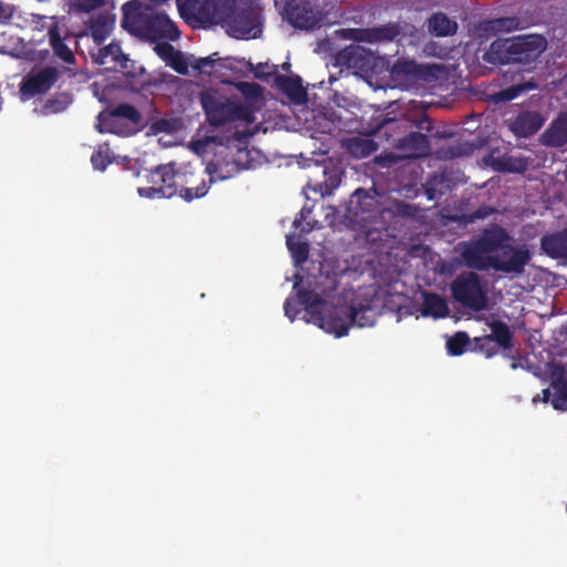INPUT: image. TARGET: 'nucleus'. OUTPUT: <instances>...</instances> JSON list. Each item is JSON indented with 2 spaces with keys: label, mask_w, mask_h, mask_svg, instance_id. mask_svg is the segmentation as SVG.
<instances>
[{
  "label": "nucleus",
  "mask_w": 567,
  "mask_h": 567,
  "mask_svg": "<svg viewBox=\"0 0 567 567\" xmlns=\"http://www.w3.org/2000/svg\"><path fill=\"white\" fill-rule=\"evenodd\" d=\"M70 103V100L64 96L61 101L52 102L47 105L48 112L56 113L66 107V105Z\"/></svg>",
  "instance_id": "32"
},
{
  "label": "nucleus",
  "mask_w": 567,
  "mask_h": 567,
  "mask_svg": "<svg viewBox=\"0 0 567 567\" xmlns=\"http://www.w3.org/2000/svg\"><path fill=\"white\" fill-rule=\"evenodd\" d=\"M93 58L96 63L105 65L107 70L115 69L117 65L122 66L124 60L120 47L114 43L99 49V51L93 54Z\"/></svg>",
  "instance_id": "18"
},
{
  "label": "nucleus",
  "mask_w": 567,
  "mask_h": 567,
  "mask_svg": "<svg viewBox=\"0 0 567 567\" xmlns=\"http://www.w3.org/2000/svg\"><path fill=\"white\" fill-rule=\"evenodd\" d=\"M447 312V305L444 299L435 295H427L424 297L423 316L443 318Z\"/></svg>",
  "instance_id": "21"
},
{
  "label": "nucleus",
  "mask_w": 567,
  "mask_h": 567,
  "mask_svg": "<svg viewBox=\"0 0 567 567\" xmlns=\"http://www.w3.org/2000/svg\"><path fill=\"white\" fill-rule=\"evenodd\" d=\"M468 337L464 332H457L454 337L450 338L446 342L447 350L453 355H458L463 352Z\"/></svg>",
  "instance_id": "26"
},
{
  "label": "nucleus",
  "mask_w": 567,
  "mask_h": 567,
  "mask_svg": "<svg viewBox=\"0 0 567 567\" xmlns=\"http://www.w3.org/2000/svg\"><path fill=\"white\" fill-rule=\"evenodd\" d=\"M92 164L95 169L104 171L106 164L110 162L109 151L100 150L92 155Z\"/></svg>",
  "instance_id": "30"
},
{
  "label": "nucleus",
  "mask_w": 567,
  "mask_h": 567,
  "mask_svg": "<svg viewBox=\"0 0 567 567\" xmlns=\"http://www.w3.org/2000/svg\"><path fill=\"white\" fill-rule=\"evenodd\" d=\"M533 85L529 83L525 84V85H516V86L509 87L507 90H504V91L495 94L494 99L496 102L511 101V100L517 97L522 91L528 90Z\"/></svg>",
  "instance_id": "28"
},
{
  "label": "nucleus",
  "mask_w": 567,
  "mask_h": 567,
  "mask_svg": "<svg viewBox=\"0 0 567 567\" xmlns=\"http://www.w3.org/2000/svg\"><path fill=\"white\" fill-rule=\"evenodd\" d=\"M51 42L55 53L64 61L72 60V51L54 33L51 34Z\"/></svg>",
  "instance_id": "29"
},
{
  "label": "nucleus",
  "mask_w": 567,
  "mask_h": 567,
  "mask_svg": "<svg viewBox=\"0 0 567 567\" xmlns=\"http://www.w3.org/2000/svg\"><path fill=\"white\" fill-rule=\"evenodd\" d=\"M561 238L559 236H549L543 239V248L551 256H558L565 252V248L560 247Z\"/></svg>",
  "instance_id": "27"
},
{
  "label": "nucleus",
  "mask_w": 567,
  "mask_h": 567,
  "mask_svg": "<svg viewBox=\"0 0 567 567\" xmlns=\"http://www.w3.org/2000/svg\"><path fill=\"white\" fill-rule=\"evenodd\" d=\"M505 233L495 229L485 235L483 241L464 251L466 264L474 268H494L503 271H519L528 260L525 250H515L507 244Z\"/></svg>",
  "instance_id": "4"
},
{
  "label": "nucleus",
  "mask_w": 567,
  "mask_h": 567,
  "mask_svg": "<svg viewBox=\"0 0 567 567\" xmlns=\"http://www.w3.org/2000/svg\"><path fill=\"white\" fill-rule=\"evenodd\" d=\"M243 105L237 101H230L214 92H207L202 99L203 106L209 121L219 124L226 120H243L246 123H252L256 120L255 112L262 104V95L259 86L254 83H240L237 85Z\"/></svg>",
  "instance_id": "5"
},
{
  "label": "nucleus",
  "mask_w": 567,
  "mask_h": 567,
  "mask_svg": "<svg viewBox=\"0 0 567 567\" xmlns=\"http://www.w3.org/2000/svg\"><path fill=\"white\" fill-rule=\"evenodd\" d=\"M295 225H296L297 227H299V220H298V219H296V220H295Z\"/></svg>",
  "instance_id": "35"
},
{
  "label": "nucleus",
  "mask_w": 567,
  "mask_h": 567,
  "mask_svg": "<svg viewBox=\"0 0 567 567\" xmlns=\"http://www.w3.org/2000/svg\"><path fill=\"white\" fill-rule=\"evenodd\" d=\"M72 6L83 11H91L104 6L106 0H71Z\"/></svg>",
  "instance_id": "31"
},
{
  "label": "nucleus",
  "mask_w": 567,
  "mask_h": 567,
  "mask_svg": "<svg viewBox=\"0 0 567 567\" xmlns=\"http://www.w3.org/2000/svg\"><path fill=\"white\" fill-rule=\"evenodd\" d=\"M156 53L165 60L175 71L182 74H189L192 71L209 72L216 54L207 58L186 55L174 50L167 43H157L154 48Z\"/></svg>",
  "instance_id": "9"
},
{
  "label": "nucleus",
  "mask_w": 567,
  "mask_h": 567,
  "mask_svg": "<svg viewBox=\"0 0 567 567\" xmlns=\"http://www.w3.org/2000/svg\"><path fill=\"white\" fill-rule=\"evenodd\" d=\"M54 80V72L51 69L31 73L21 84L20 94L23 100L35 94L45 92Z\"/></svg>",
  "instance_id": "13"
},
{
  "label": "nucleus",
  "mask_w": 567,
  "mask_h": 567,
  "mask_svg": "<svg viewBox=\"0 0 567 567\" xmlns=\"http://www.w3.org/2000/svg\"><path fill=\"white\" fill-rule=\"evenodd\" d=\"M350 35L357 40L378 42L383 40H391L398 34L395 25H386L378 29L362 30V31H349Z\"/></svg>",
  "instance_id": "20"
},
{
  "label": "nucleus",
  "mask_w": 567,
  "mask_h": 567,
  "mask_svg": "<svg viewBox=\"0 0 567 567\" xmlns=\"http://www.w3.org/2000/svg\"><path fill=\"white\" fill-rule=\"evenodd\" d=\"M413 70H414V64H412L410 62H404L402 64L394 65L392 72L394 74H398L401 71L410 73V72H413Z\"/></svg>",
  "instance_id": "33"
},
{
  "label": "nucleus",
  "mask_w": 567,
  "mask_h": 567,
  "mask_svg": "<svg viewBox=\"0 0 567 567\" xmlns=\"http://www.w3.org/2000/svg\"><path fill=\"white\" fill-rule=\"evenodd\" d=\"M546 47L545 39L537 34L499 39L494 41L484 58L489 63L529 62Z\"/></svg>",
  "instance_id": "7"
},
{
  "label": "nucleus",
  "mask_w": 567,
  "mask_h": 567,
  "mask_svg": "<svg viewBox=\"0 0 567 567\" xmlns=\"http://www.w3.org/2000/svg\"><path fill=\"white\" fill-rule=\"evenodd\" d=\"M429 28L436 35L446 37L456 31L457 24L446 16L439 13L430 19Z\"/></svg>",
  "instance_id": "22"
},
{
  "label": "nucleus",
  "mask_w": 567,
  "mask_h": 567,
  "mask_svg": "<svg viewBox=\"0 0 567 567\" xmlns=\"http://www.w3.org/2000/svg\"><path fill=\"white\" fill-rule=\"evenodd\" d=\"M286 19L296 28L299 29H312L317 27L320 22V19L317 14L312 13L307 4L302 7H296L286 12Z\"/></svg>",
  "instance_id": "15"
},
{
  "label": "nucleus",
  "mask_w": 567,
  "mask_h": 567,
  "mask_svg": "<svg viewBox=\"0 0 567 567\" xmlns=\"http://www.w3.org/2000/svg\"><path fill=\"white\" fill-rule=\"evenodd\" d=\"M551 390L543 391V401H551L556 410L567 411V372L559 367L550 371Z\"/></svg>",
  "instance_id": "11"
},
{
  "label": "nucleus",
  "mask_w": 567,
  "mask_h": 567,
  "mask_svg": "<svg viewBox=\"0 0 567 567\" xmlns=\"http://www.w3.org/2000/svg\"><path fill=\"white\" fill-rule=\"evenodd\" d=\"M145 177L151 185L138 187L137 192L141 197L150 199L172 197L179 190L181 197L190 202L203 197L208 189L205 182L196 185V178L192 172L176 171L172 164L159 166Z\"/></svg>",
  "instance_id": "6"
},
{
  "label": "nucleus",
  "mask_w": 567,
  "mask_h": 567,
  "mask_svg": "<svg viewBox=\"0 0 567 567\" xmlns=\"http://www.w3.org/2000/svg\"><path fill=\"white\" fill-rule=\"evenodd\" d=\"M492 333L489 337L482 339L483 341L495 340L501 347L506 348L509 343V331L501 323L494 322L491 324Z\"/></svg>",
  "instance_id": "24"
},
{
  "label": "nucleus",
  "mask_w": 567,
  "mask_h": 567,
  "mask_svg": "<svg viewBox=\"0 0 567 567\" xmlns=\"http://www.w3.org/2000/svg\"><path fill=\"white\" fill-rule=\"evenodd\" d=\"M114 16L106 13L102 18L95 20L92 24V35L96 43H101L112 32L114 27Z\"/></svg>",
  "instance_id": "23"
},
{
  "label": "nucleus",
  "mask_w": 567,
  "mask_h": 567,
  "mask_svg": "<svg viewBox=\"0 0 567 567\" xmlns=\"http://www.w3.org/2000/svg\"><path fill=\"white\" fill-rule=\"evenodd\" d=\"M181 126V123L177 120H161L152 124L151 134L159 135L158 143L164 146H171L175 144V137L173 133L177 132Z\"/></svg>",
  "instance_id": "19"
},
{
  "label": "nucleus",
  "mask_w": 567,
  "mask_h": 567,
  "mask_svg": "<svg viewBox=\"0 0 567 567\" xmlns=\"http://www.w3.org/2000/svg\"><path fill=\"white\" fill-rule=\"evenodd\" d=\"M544 142L550 146H561L567 142V114H560L543 135Z\"/></svg>",
  "instance_id": "17"
},
{
  "label": "nucleus",
  "mask_w": 567,
  "mask_h": 567,
  "mask_svg": "<svg viewBox=\"0 0 567 567\" xmlns=\"http://www.w3.org/2000/svg\"><path fill=\"white\" fill-rule=\"evenodd\" d=\"M144 38L150 40L168 39L176 40L179 32L175 23L164 13H156L146 24Z\"/></svg>",
  "instance_id": "12"
},
{
  "label": "nucleus",
  "mask_w": 567,
  "mask_h": 567,
  "mask_svg": "<svg viewBox=\"0 0 567 567\" xmlns=\"http://www.w3.org/2000/svg\"><path fill=\"white\" fill-rule=\"evenodd\" d=\"M293 288L297 296L287 299L285 305L286 316L291 321L297 318L302 307L306 322L315 324L334 338L347 336L353 326L368 327L375 321L377 311L368 291L307 293L300 288L299 281Z\"/></svg>",
  "instance_id": "1"
},
{
  "label": "nucleus",
  "mask_w": 567,
  "mask_h": 567,
  "mask_svg": "<svg viewBox=\"0 0 567 567\" xmlns=\"http://www.w3.org/2000/svg\"><path fill=\"white\" fill-rule=\"evenodd\" d=\"M287 246L296 264L302 262L307 258L308 248L300 240L292 236L287 237Z\"/></svg>",
  "instance_id": "25"
},
{
  "label": "nucleus",
  "mask_w": 567,
  "mask_h": 567,
  "mask_svg": "<svg viewBox=\"0 0 567 567\" xmlns=\"http://www.w3.org/2000/svg\"><path fill=\"white\" fill-rule=\"evenodd\" d=\"M544 123V118L537 113L519 115L512 124V131L517 136H528L537 132Z\"/></svg>",
  "instance_id": "16"
},
{
  "label": "nucleus",
  "mask_w": 567,
  "mask_h": 567,
  "mask_svg": "<svg viewBox=\"0 0 567 567\" xmlns=\"http://www.w3.org/2000/svg\"><path fill=\"white\" fill-rule=\"evenodd\" d=\"M538 400H539V398H538V396L533 398V401H534V402H536V401H538Z\"/></svg>",
  "instance_id": "36"
},
{
  "label": "nucleus",
  "mask_w": 567,
  "mask_h": 567,
  "mask_svg": "<svg viewBox=\"0 0 567 567\" xmlns=\"http://www.w3.org/2000/svg\"><path fill=\"white\" fill-rule=\"evenodd\" d=\"M140 115L130 105H122L113 112H101L96 128L101 133L127 135L138 130Z\"/></svg>",
  "instance_id": "8"
},
{
  "label": "nucleus",
  "mask_w": 567,
  "mask_h": 567,
  "mask_svg": "<svg viewBox=\"0 0 567 567\" xmlns=\"http://www.w3.org/2000/svg\"><path fill=\"white\" fill-rule=\"evenodd\" d=\"M177 7L188 23L200 19L220 22L226 32L237 39H252L260 34L256 19L239 10L234 0H177Z\"/></svg>",
  "instance_id": "2"
},
{
  "label": "nucleus",
  "mask_w": 567,
  "mask_h": 567,
  "mask_svg": "<svg viewBox=\"0 0 567 567\" xmlns=\"http://www.w3.org/2000/svg\"><path fill=\"white\" fill-rule=\"evenodd\" d=\"M452 290L458 301L471 308L480 309L485 303L483 289L478 282L477 276L472 272L457 278Z\"/></svg>",
  "instance_id": "10"
},
{
  "label": "nucleus",
  "mask_w": 567,
  "mask_h": 567,
  "mask_svg": "<svg viewBox=\"0 0 567 567\" xmlns=\"http://www.w3.org/2000/svg\"><path fill=\"white\" fill-rule=\"evenodd\" d=\"M368 153H369V151H363V152H361V154H360V155H365V154H368Z\"/></svg>",
  "instance_id": "34"
},
{
  "label": "nucleus",
  "mask_w": 567,
  "mask_h": 567,
  "mask_svg": "<svg viewBox=\"0 0 567 567\" xmlns=\"http://www.w3.org/2000/svg\"><path fill=\"white\" fill-rule=\"evenodd\" d=\"M122 10L123 27L130 32L143 37L146 25L144 24L141 17L142 4L137 1H131L125 3Z\"/></svg>",
  "instance_id": "14"
},
{
  "label": "nucleus",
  "mask_w": 567,
  "mask_h": 567,
  "mask_svg": "<svg viewBox=\"0 0 567 567\" xmlns=\"http://www.w3.org/2000/svg\"><path fill=\"white\" fill-rule=\"evenodd\" d=\"M189 150L200 157L213 154L215 159L207 165L208 174H216L219 179H226L240 169L250 168L251 152L237 143L224 144L217 141L212 128H202L193 136Z\"/></svg>",
  "instance_id": "3"
}]
</instances>
